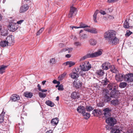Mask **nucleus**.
<instances>
[{"label":"nucleus","mask_w":133,"mask_h":133,"mask_svg":"<svg viewBox=\"0 0 133 133\" xmlns=\"http://www.w3.org/2000/svg\"><path fill=\"white\" fill-rule=\"evenodd\" d=\"M96 74L98 75L101 76L103 75L104 71L102 70H99L97 71Z\"/></svg>","instance_id":"nucleus-38"},{"label":"nucleus","mask_w":133,"mask_h":133,"mask_svg":"<svg viewBox=\"0 0 133 133\" xmlns=\"http://www.w3.org/2000/svg\"><path fill=\"white\" fill-rule=\"evenodd\" d=\"M1 34L2 36H5L7 35L8 34L7 33L6 30H4L3 31H2Z\"/></svg>","instance_id":"nucleus-45"},{"label":"nucleus","mask_w":133,"mask_h":133,"mask_svg":"<svg viewBox=\"0 0 133 133\" xmlns=\"http://www.w3.org/2000/svg\"><path fill=\"white\" fill-rule=\"evenodd\" d=\"M105 122L108 125L111 126H113L117 123V121L116 119L112 117L107 118Z\"/></svg>","instance_id":"nucleus-6"},{"label":"nucleus","mask_w":133,"mask_h":133,"mask_svg":"<svg viewBox=\"0 0 133 133\" xmlns=\"http://www.w3.org/2000/svg\"><path fill=\"white\" fill-rule=\"evenodd\" d=\"M90 32L92 34H96L97 33V31L96 29L92 28L90 29Z\"/></svg>","instance_id":"nucleus-42"},{"label":"nucleus","mask_w":133,"mask_h":133,"mask_svg":"<svg viewBox=\"0 0 133 133\" xmlns=\"http://www.w3.org/2000/svg\"><path fill=\"white\" fill-rule=\"evenodd\" d=\"M44 30V28H42L37 33V35H39Z\"/></svg>","instance_id":"nucleus-49"},{"label":"nucleus","mask_w":133,"mask_h":133,"mask_svg":"<svg viewBox=\"0 0 133 133\" xmlns=\"http://www.w3.org/2000/svg\"><path fill=\"white\" fill-rule=\"evenodd\" d=\"M109 90L105 89H103V92L102 101L105 102H108L111 100V98L109 96Z\"/></svg>","instance_id":"nucleus-4"},{"label":"nucleus","mask_w":133,"mask_h":133,"mask_svg":"<svg viewBox=\"0 0 133 133\" xmlns=\"http://www.w3.org/2000/svg\"><path fill=\"white\" fill-rule=\"evenodd\" d=\"M77 111L79 113L81 114H82L85 111V108L82 106H80L78 107L77 108Z\"/></svg>","instance_id":"nucleus-19"},{"label":"nucleus","mask_w":133,"mask_h":133,"mask_svg":"<svg viewBox=\"0 0 133 133\" xmlns=\"http://www.w3.org/2000/svg\"><path fill=\"white\" fill-rule=\"evenodd\" d=\"M110 68L111 71L112 72L116 74L118 72V70L116 69L114 65H111Z\"/></svg>","instance_id":"nucleus-31"},{"label":"nucleus","mask_w":133,"mask_h":133,"mask_svg":"<svg viewBox=\"0 0 133 133\" xmlns=\"http://www.w3.org/2000/svg\"><path fill=\"white\" fill-rule=\"evenodd\" d=\"M118 0H108L107 2L109 3H114L116 2Z\"/></svg>","instance_id":"nucleus-54"},{"label":"nucleus","mask_w":133,"mask_h":133,"mask_svg":"<svg viewBox=\"0 0 133 133\" xmlns=\"http://www.w3.org/2000/svg\"><path fill=\"white\" fill-rule=\"evenodd\" d=\"M81 37H82V38L85 39L87 38L88 36L87 35L85 34H83L81 35H80Z\"/></svg>","instance_id":"nucleus-50"},{"label":"nucleus","mask_w":133,"mask_h":133,"mask_svg":"<svg viewBox=\"0 0 133 133\" xmlns=\"http://www.w3.org/2000/svg\"><path fill=\"white\" fill-rule=\"evenodd\" d=\"M67 127V125L66 124H63L62 125V129L63 130H64Z\"/></svg>","instance_id":"nucleus-55"},{"label":"nucleus","mask_w":133,"mask_h":133,"mask_svg":"<svg viewBox=\"0 0 133 133\" xmlns=\"http://www.w3.org/2000/svg\"><path fill=\"white\" fill-rule=\"evenodd\" d=\"M104 112L103 114L104 116L106 117H108L111 116L110 112L111 111V110L108 108H107L103 110Z\"/></svg>","instance_id":"nucleus-16"},{"label":"nucleus","mask_w":133,"mask_h":133,"mask_svg":"<svg viewBox=\"0 0 133 133\" xmlns=\"http://www.w3.org/2000/svg\"><path fill=\"white\" fill-rule=\"evenodd\" d=\"M58 90H64L63 86L62 85H59L58 88Z\"/></svg>","instance_id":"nucleus-53"},{"label":"nucleus","mask_w":133,"mask_h":133,"mask_svg":"<svg viewBox=\"0 0 133 133\" xmlns=\"http://www.w3.org/2000/svg\"><path fill=\"white\" fill-rule=\"evenodd\" d=\"M99 13V11L98 10H96L95 11L94 14L93 16V19L95 22H97V21L96 20V17L97 16V14Z\"/></svg>","instance_id":"nucleus-34"},{"label":"nucleus","mask_w":133,"mask_h":133,"mask_svg":"<svg viewBox=\"0 0 133 133\" xmlns=\"http://www.w3.org/2000/svg\"><path fill=\"white\" fill-rule=\"evenodd\" d=\"M82 115L84 117L85 119H88L90 117V115L89 112H86L85 111L82 114Z\"/></svg>","instance_id":"nucleus-33"},{"label":"nucleus","mask_w":133,"mask_h":133,"mask_svg":"<svg viewBox=\"0 0 133 133\" xmlns=\"http://www.w3.org/2000/svg\"><path fill=\"white\" fill-rule=\"evenodd\" d=\"M20 97L18 95L13 94L10 97V100L13 101H16L19 99Z\"/></svg>","instance_id":"nucleus-20"},{"label":"nucleus","mask_w":133,"mask_h":133,"mask_svg":"<svg viewBox=\"0 0 133 133\" xmlns=\"http://www.w3.org/2000/svg\"><path fill=\"white\" fill-rule=\"evenodd\" d=\"M132 32L129 30H127L126 31V33L125 34L126 37H128L132 34Z\"/></svg>","instance_id":"nucleus-48"},{"label":"nucleus","mask_w":133,"mask_h":133,"mask_svg":"<svg viewBox=\"0 0 133 133\" xmlns=\"http://www.w3.org/2000/svg\"><path fill=\"white\" fill-rule=\"evenodd\" d=\"M37 86L38 88V89L39 90V91L41 90V86L40 85V84H38Z\"/></svg>","instance_id":"nucleus-61"},{"label":"nucleus","mask_w":133,"mask_h":133,"mask_svg":"<svg viewBox=\"0 0 133 133\" xmlns=\"http://www.w3.org/2000/svg\"><path fill=\"white\" fill-rule=\"evenodd\" d=\"M124 75L122 74H116L115 76L116 80L118 82H121L124 79Z\"/></svg>","instance_id":"nucleus-10"},{"label":"nucleus","mask_w":133,"mask_h":133,"mask_svg":"<svg viewBox=\"0 0 133 133\" xmlns=\"http://www.w3.org/2000/svg\"><path fill=\"white\" fill-rule=\"evenodd\" d=\"M76 14V9L73 7H71L70 11L68 14V17L69 18H72L75 16Z\"/></svg>","instance_id":"nucleus-8"},{"label":"nucleus","mask_w":133,"mask_h":133,"mask_svg":"<svg viewBox=\"0 0 133 133\" xmlns=\"http://www.w3.org/2000/svg\"><path fill=\"white\" fill-rule=\"evenodd\" d=\"M7 67V66L3 65L0 66V74H2L5 72Z\"/></svg>","instance_id":"nucleus-23"},{"label":"nucleus","mask_w":133,"mask_h":133,"mask_svg":"<svg viewBox=\"0 0 133 133\" xmlns=\"http://www.w3.org/2000/svg\"><path fill=\"white\" fill-rule=\"evenodd\" d=\"M28 5L27 4H24L22 6L20 10V11L21 13H23L29 9Z\"/></svg>","instance_id":"nucleus-17"},{"label":"nucleus","mask_w":133,"mask_h":133,"mask_svg":"<svg viewBox=\"0 0 133 133\" xmlns=\"http://www.w3.org/2000/svg\"><path fill=\"white\" fill-rule=\"evenodd\" d=\"M66 75V72H64L59 76L58 77V80L59 81L62 80L64 78Z\"/></svg>","instance_id":"nucleus-30"},{"label":"nucleus","mask_w":133,"mask_h":133,"mask_svg":"<svg viewBox=\"0 0 133 133\" xmlns=\"http://www.w3.org/2000/svg\"><path fill=\"white\" fill-rule=\"evenodd\" d=\"M119 91L116 89L112 91L110 93V96L111 97L117 98L119 95Z\"/></svg>","instance_id":"nucleus-14"},{"label":"nucleus","mask_w":133,"mask_h":133,"mask_svg":"<svg viewBox=\"0 0 133 133\" xmlns=\"http://www.w3.org/2000/svg\"><path fill=\"white\" fill-rule=\"evenodd\" d=\"M64 45L63 43H60L59 44V46L60 48H62L64 46Z\"/></svg>","instance_id":"nucleus-63"},{"label":"nucleus","mask_w":133,"mask_h":133,"mask_svg":"<svg viewBox=\"0 0 133 133\" xmlns=\"http://www.w3.org/2000/svg\"><path fill=\"white\" fill-rule=\"evenodd\" d=\"M111 64L110 63L106 62L103 63L102 65V68L103 70H107L110 68Z\"/></svg>","instance_id":"nucleus-13"},{"label":"nucleus","mask_w":133,"mask_h":133,"mask_svg":"<svg viewBox=\"0 0 133 133\" xmlns=\"http://www.w3.org/2000/svg\"><path fill=\"white\" fill-rule=\"evenodd\" d=\"M5 112L3 111L2 112L0 115V123H1L4 121V117Z\"/></svg>","instance_id":"nucleus-29"},{"label":"nucleus","mask_w":133,"mask_h":133,"mask_svg":"<svg viewBox=\"0 0 133 133\" xmlns=\"http://www.w3.org/2000/svg\"><path fill=\"white\" fill-rule=\"evenodd\" d=\"M25 96L28 98H31L32 96V94L30 92H26L24 93Z\"/></svg>","instance_id":"nucleus-35"},{"label":"nucleus","mask_w":133,"mask_h":133,"mask_svg":"<svg viewBox=\"0 0 133 133\" xmlns=\"http://www.w3.org/2000/svg\"><path fill=\"white\" fill-rule=\"evenodd\" d=\"M118 87L117 85L115 83H110L108 85V88L110 90H115L118 88Z\"/></svg>","instance_id":"nucleus-11"},{"label":"nucleus","mask_w":133,"mask_h":133,"mask_svg":"<svg viewBox=\"0 0 133 133\" xmlns=\"http://www.w3.org/2000/svg\"><path fill=\"white\" fill-rule=\"evenodd\" d=\"M80 66L81 68V71L79 72V73L82 76H83L85 75V73H83V71H88L91 67V65L89 62L87 61L82 62V64L80 65Z\"/></svg>","instance_id":"nucleus-2"},{"label":"nucleus","mask_w":133,"mask_h":133,"mask_svg":"<svg viewBox=\"0 0 133 133\" xmlns=\"http://www.w3.org/2000/svg\"><path fill=\"white\" fill-rule=\"evenodd\" d=\"M6 41L9 45H10L11 44H13L14 43V40L13 36L12 35L8 36L6 38Z\"/></svg>","instance_id":"nucleus-12"},{"label":"nucleus","mask_w":133,"mask_h":133,"mask_svg":"<svg viewBox=\"0 0 133 133\" xmlns=\"http://www.w3.org/2000/svg\"><path fill=\"white\" fill-rule=\"evenodd\" d=\"M111 103L112 105L115 106L119 104V101L117 99H115L112 100L111 101Z\"/></svg>","instance_id":"nucleus-32"},{"label":"nucleus","mask_w":133,"mask_h":133,"mask_svg":"<svg viewBox=\"0 0 133 133\" xmlns=\"http://www.w3.org/2000/svg\"><path fill=\"white\" fill-rule=\"evenodd\" d=\"M24 21L23 20H21L17 22L16 24H21Z\"/></svg>","instance_id":"nucleus-56"},{"label":"nucleus","mask_w":133,"mask_h":133,"mask_svg":"<svg viewBox=\"0 0 133 133\" xmlns=\"http://www.w3.org/2000/svg\"><path fill=\"white\" fill-rule=\"evenodd\" d=\"M90 29L88 28H85L84 30L86 31H87L88 32H90Z\"/></svg>","instance_id":"nucleus-60"},{"label":"nucleus","mask_w":133,"mask_h":133,"mask_svg":"<svg viewBox=\"0 0 133 133\" xmlns=\"http://www.w3.org/2000/svg\"><path fill=\"white\" fill-rule=\"evenodd\" d=\"M90 44L91 45H95L97 43L96 41L94 39L91 38L89 40Z\"/></svg>","instance_id":"nucleus-27"},{"label":"nucleus","mask_w":133,"mask_h":133,"mask_svg":"<svg viewBox=\"0 0 133 133\" xmlns=\"http://www.w3.org/2000/svg\"><path fill=\"white\" fill-rule=\"evenodd\" d=\"M50 63L52 64H55V59L54 58L51 59L50 61Z\"/></svg>","instance_id":"nucleus-51"},{"label":"nucleus","mask_w":133,"mask_h":133,"mask_svg":"<svg viewBox=\"0 0 133 133\" xmlns=\"http://www.w3.org/2000/svg\"><path fill=\"white\" fill-rule=\"evenodd\" d=\"M116 34L115 31L110 30L105 32L104 36L109 44L116 45L119 43V39L116 36Z\"/></svg>","instance_id":"nucleus-1"},{"label":"nucleus","mask_w":133,"mask_h":133,"mask_svg":"<svg viewBox=\"0 0 133 133\" xmlns=\"http://www.w3.org/2000/svg\"><path fill=\"white\" fill-rule=\"evenodd\" d=\"M86 109L87 111L90 112L93 110L94 108L92 107L86 106Z\"/></svg>","instance_id":"nucleus-43"},{"label":"nucleus","mask_w":133,"mask_h":133,"mask_svg":"<svg viewBox=\"0 0 133 133\" xmlns=\"http://www.w3.org/2000/svg\"><path fill=\"white\" fill-rule=\"evenodd\" d=\"M124 81L128 83L133 81V74L130 73L124 75Z\"/></svg>","instance_id":"nucleus-7"},{"label":"nucleus","mask_w":133,"mask_h":133,"mask_svg":"<svg viewBox=\"0 0 133 133\" xmlns=\"http://www.w3.org/2000/svg\"><path fill=\"white\" fill-rule=\"evenodd\" d=\"M15 20L13 19L11 21H10L9 24L8 26L9 29L10 31L12 32H14L16 31L18 28V26L16 22H14Z\"/></svg>","instance_id":"nucleus-5"},{"label":"nucleus","mask_w":133,"mask_h":133,"mask_svg":"<svg viewBox=\"0 0 133 133\" xmlns=\"http://www.w3.org/2000/svg\"><path fill=\"white\" fill-rule=\"evenodd\" d=\"M100 13L101 14L103 15H104L106 14L105 11L102 10L101 11Z\"/></svg>","instance_id":"nucleus-57"},{"label":"nucleus","mask_w":133,"mask_h":133,"mask_svg":"<svg viewBox=\"0 0 133 133\" xmlns=\"http://www.w3.org/2000/svg\"><path fill=\"white\" fill-rule=\"evenodd\" d=\"M75 64L74 62L72 61H67L66 62L64 63V64L66 66H69V67H70L74 65Z\"/></svg>","instance_id":"nucleus-26"},{"label":"nucleus","mask_w":133,"mask_h":133,"mask_svg":"<svg viewBox=\"0 0 133 133\" xmlns=\"http://www.w3.org/2000/svg\"><path fill=\"white\" fill-rule=\"evenodd\" d=\"M71 96V98L75 99L79 97V94L78 92H74L72 93Z\"/></svg>","instance_id":"nucleus-21"},{"label":"nucleus","mask_w":133,"mask_h":133,"mask_svg":"<svg viewBox=\"0 0 133 133\" xmlns=\"http://www.w3.org/2000/svg\"><path fill=\"white\" fill-rule=\"evenodd\" d=\"M45 103L46 104L51 107H53L54 105V103L49 100L46 101Z\"/></svg>","instance_id":"nucleus-36"},{"label":"nucleus","mask_w":133,"mask_h":133,"mask_svg":"<svg viewBox=\"0 0 133 133\" xmlns=\"http://www.w3.org/2000/svg\"><path fill=\"white\" fill-rule=\"evenodd\" d=\"M38 95L39 97L41 98H44L46 96V95L45 94L41 92H39Z\"/></svg>","instance_id":"nucleus-44"},{"label":"nucleus","mask_w":133,"mask_h":133,"mask_svg":"<svg viewBox=\"0 0 133 133\" xmlns=\"http://www.w3.org/2000/svg\"><path fill=\"white\" fill-rule=\"evenodd\" d=\"M126 133H133V131L132 130H128Z\"/></svg>","instance_id":"nucleus-64"},{"label":"nucleus","mask_w":133,"mask_h":133,"mask_svg":"<svg viewBox=\"0 0 133 133\" xmlns=\"http://www.w3.org/2000/svg\"><path fill=\"white\" fill-rule=\"evenodd\" d=\"M102 112V111L100 109H94L92 112V114L94 116L101 115Z\"/></svg>","instance_id":"nucleus-18"},{"label":"nucleus","mask_w":133,"mask_h":133,"mask_svg":"<svg viewBox=\"0 0 133 133\" xmlns=\"http://www.w3.org/2000/svg\"><path fill=\"white\" fill-rule=\"evenodd\" d=\"M112 126H110L109 125H106L105 126V128L107 130H111V129L113 127H112Z\"/></svg>","instance_id":"nucleus-46"},{"label":"nucleus","mask_w":133,"mask_h":133,"mask_svg":"<svg viewBox=\"0 0 133 133\" xmlns=\"http://www.w3.org/2000/svg\"><path fill=\"white\" fill-rule=\"evenodd\" d=\"M71 38V39H76V37L74 35H72L70 37Z\"/></svg>","instance_id":"nucleus-58"},{"label":"nucleus","mask_w":133,"mask_h":133,"mask_svg":"<svg viewBox=\"0 0 133 133\" xmlns=\"http://www.w3.org/2000/svg\"><path fill=\"white\" fill-rule=\"evenodd\" d=\"M58 121V118H55L52 119L51 123L52 125L54 126L57 124Z\"/></svg>","instance_id":"nucleus-22"},{"label":"nucleus","mask_w":133,"mask_h":133,"mask_svg":"<svg viewBox=\"0 0 133 133\" xmlns=\"http://www.w3.org/2000/svg\"><path fill=\"white\" fill-rule=\"evenodd\" d=\"M104 105V103L102 102H100L97 104V106L98 107H102Z\"/></svg>","instance_id":"nucleus-47"},{"label":"nucleus","mask_w":133,"mask_h":133,"mask_svg":"<svg viewBox=\"0 0 133 133\" xmlns=\"http://www.w3.org/2000/svg\"><path fill=\"white\" fill-rule=\"evenodd\" d=\"M73 49V48H65L63 49L60 52H66V51H68V53H70L71 52L72 50Z\"/></svg>","instance_id":"nucleus-24"},{"label":"nucleus","mask_w":133,"mask_h":133,"mask_svg":"<svg viewBox=\"0 0 133 133\" xmlns=\"http://www.w3.org/2000/svg\"><path fill=\"white\" fill-rule=\"evenodd\" d=\"M73 84L74 87L77 89L81 88L82 86L81 82L78 79L75 80L73 82Z\"/></svg>","instance_id":"nucleus-9"},{"label":"nucleus","mask_w":133,"mask_h":133,"mask_svg":"<svg viewBox=\"0 0 133 133\" xmlns=\"http://www.w3.org/2000/svg\"><path fill=\"white\" fill-rule=\"evenodd\" d=\"M0 45L1 47H4L8 45H9L6 41H4L0 42Z\"/></svg>","instance_id":"nucleus-28"},{"label":"nucleus","mask_w":133,"mask_h":133,"mask_svg":"<svg viewBox=\"0 0 133 133\" xmlns=\"http://www.w3.org/2000/svg\"><path fill=\"white\" fill-rule=\"evenodd\" d=\"M125 29H128L129 28L130 26L127 20H126L124 22L123 25Z\"/></svg>","instance_id":"nucleus-40"},{"label":"nucleus","mask_w":133,"mask_h":133,"mask_svg":"<svg viewBox=\"0 0 133 133\" xmlns=\"http://www.w3.org/2000/svg\"><path fill=\"white\" fill-rule=\"evenodd\" d=\"M70 76L73 79L77 78L78 77V75L76 72H73L70 74Z\"/></svg>","instance_id":"nucleus-25"},{"label":"nucleus","mask_w":133,"mask_h":133,"mask_svg":"<svg viewBox=\"0 0 133 133\" xmlns=\"http://www.w3.org/2000/svg\"><path fill=\"white\" fill-rule=\"evenodd\" d=\"M79 28H84L87 27L90 28V26L83 23H81L79 24Z\"/></svg>","instance_id":"nucleus-37"},{"label":"nucleus","mask_w":133,"mask_h":133,"mask_svg":"<svg viewBox=\"0 0 133 133\" xmlns=\"http://www.w3.org/2000/svg\"><path fill=\"white\" fill-rule=\"evenodd\" d=\"M53 83L54 84L58 83V84H60V82H57L56 80H54L53 81Z\"/></svg>","instance_id":"nucleus-59"},{"label":"nucleus","mask_w":133,"mask_h":133,"mask_svg":"<svg viewBox=\"0 0 133 133\" xmlns=\"http://www.w3.org/2000/svg\"><path fill=\"white\" fill-rule=\"evenodd\" d=\"M72 29H73L74 28L75 29H78L79 28V26H72L71 27Z\"/></svg>","instance_id":"nucleus-62"},{"label":"nucleus","mask_w":133,"mask_h":133,"mask_svg":"<svg viewBox=\"0 0 133 133\" xmlns=\"http://www.w3.org/2000/svg\"><path fill=\"white\" fill-rule=\"evenodd\" d=\"M102 54V52L101 50H98L94 53L88 54L81 58L80 59V61H83L88 58L95 57L101 55Z\"/></svg>","instance_id":"nucleus-3"},{"label":"nucleus","mask_w":133,"mask_h":133,"mask_svg":"<svg viewBox=\"0 0 133 133\" xmlns=\"http://www.w3.org/2000/svg\"><path fill=\"white\" fill-rule=\"evenodd\" d=\"M110 132L111 133H121L119 127L116 125L112 128Z\"/></svg>","instance_id":"nucleus-15"},{"label":"nucleus","mask_w":133,"mask_h":133,"mask_svg":"<svg viewBox=\"0 0 133 133\" xmlns=\"http://www.w3.org/2000/svg\"><path fill=\"white\" fill-rule=\"evenodd\" d=\"M109 82V81L106 79V78L105 77L104 79L102 80L101 81V83L104 85H106Z\"/></svg>","instance_id":"nucleus-41"},{"label":"nucleus","mask_w":133,"mask_h":133,"mask_svg":"<svg viewBox=\"0 0 133 133\" xmlns=\"http://www.w3.org/2000/svg\"><path fill=\"white\" fill-rule=\"evenodd\" d=\"M127 85V83L125 82H121L119 84V86L121 88H124Z\"/></svg>","instance_id":"nucleus-39"},{"label":"nucleus","mask_w":133,"mask_h":133,"mask_svg":"<svg viewBox=\"0 0 133 133\" xmlns=\"http://www.w3.org/2000/svg\"><path fill=\"white\" fill-rule=\"evenodd\" d=\"M74 45L77 46H80L81 45V43L78 42H75L74 43Z\"/></svg>","instance_id":"nucleus-52"}]
</instances>
